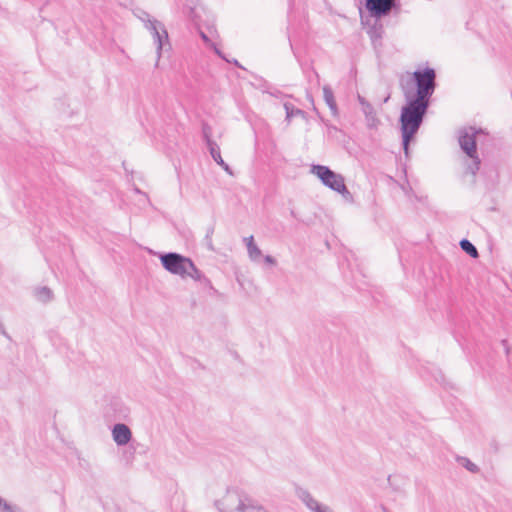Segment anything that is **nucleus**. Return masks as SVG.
I'll list each match as a JSON object with an SVG mask.
<instances>
[{
    "label": "nucleus",
    "mask_w": 512,
    "mask_h": 512,
    "mask_svg": "<svg viewBox=\"0 0 512 512\" xmlns=\"http://www.w3.org/2000/svg\"><path fill=\"white\" fill-rule=\"evenodd\" d=\"M460 247L465 253H467L472 258H477L479 256L477 248L468 239H462L460 241Z\"/></svg>",
    "instance_id": "obj_17"
},
{
    "label": "nucleus",
    "mask_w": 512,
    "mask_h": 512,
    "mask_svg": "<svg viewBox=\"0 0 512 512\" xmlns=\"http://www.w3.org/2000/svg\"><path fill=\"white\" fill-rule=\"evenodd\" d=\"M162 267L172 274L186 278L187 268L192 267V260L178 253L162 254Z\"/></svg>",
    "instance_id": "obj_4"
},
{
    "label": "nucleus",
    "mask_w": 512,
    "mask_h": 512,
    "mask_svg": "<svg viewBox=\"0 0 512 512\" xmlns=\"http://www.w3.org/2000/svg\"><path fill=\"white\" fill-rule=\"evenodd\" d=\"M298 498L307 506L309 510L312 512L315 508L320 504L313 496L305 489L299 488L297 489Z\"/></svg>",
    "instance_id": "obj_12"
},
{
    "label": "nucleus",
    "mask_w": 512,
    "mask_h": 512,
    "mask_svg": "<svg viewBox=\"0 0 512 512\" xmlns=\"http://www.w3.org/2000/svg\"><path fill=\"white\" fill-rule=\"evenodd\" d=\"M264 261L269 265H276V260L270 255H266Z\"/></svg>",
    "instance_id": "obj_28"
},
{
    "label": "nucleus",
    "mask_w": 512,
    "mask_h": 512,
    "mask_svg": "<svg viewBox=\"0 0 512 512\" xmlns=\"http://www.w3.org/2000/svg\"><path fill=\"white\" fill-rule=\"evenodd\" d=\"M311 171L328 188L334 191L339 190V188L344 189V177L341 174L334 172L329 167L323 165H313Z\"/></svg>",
    "instance_id": "obj_5"
},
{
    "label": "nucleus",
    "mask_w": 512,
    "mask_h": 512,
    "mask_svg": "<svg viewBox=\"0 0 512 512\" xmlns=\"http://www.w3.org/2000/svg\"><path fill=\"white\" fill-rule=\"evenodd\" d=\"M161 39H162V50L164 49V46H165V43L164 41H167L168 40V33L166 30L162 29V36H161Z\"/></svg>",
    "instance_id": "obj_29"
},
{
    "label": "nucleus",
    "mask_w": 512,
    "mask_h": 512,
    "mask_svg": "<svg viewBox=\"0 0 512 512\" xmlns=\"http://www.w3.org/2000/svg\"><path fill=\"white\" fill-rule=\"evenodd\" d=\"M472 159V163L470 165H468V171L475 175L477 173V171L480 169V164H481V161L479 159V157L476 155H474V157H470Z\"/></svg>",
    "instance_id": "obj_22"
},
{
    "label": "nucleus",
    "mask_w": 512,
    "mask_h": 512,
    "mask_svg": "<svg viewBox=\"0 0 512 512\" xmlns=\"http://www.w3.org/2000/svg\"><path fill=\"white\" fill-rule=\"evenodd\" d=\"M456 461L459 465L464 467L466 470H468L471 473H478L479 467L473 463L470 459L464 456H457Z\"/></svg>",
    "instance_id": "obj_18"
},
{
    "label": "nucleus",
    "mask_w": 512,
    "mask_h": 512,
    "mask_svg": "<svg viewBox=\"0 0 512 512\" xmlns=\"http://www.w3.org/2000/svg\"><path fill=\"white\" fill-rule=\"evenodd\" d=\"M199 35L202 38V40L205 42L206 45L213 47L215 53L218 54L219 56L223 57L220 50H218L216 48V46L211 42L210 38L207 36L206 33H204L203 31H199Z\"/></svg>",
    "instance_id": "obj_24"
},
{
    "label": "nucleus",
    "mask_w": 512,
    "mask_h": 512,
    "mask_svg": "<svg viewBox=\"0 0 512 512\" xmlns=\"http://www.w3.org/2000/svg\"><path fill=\"white\" fill-rule=\"evenodd\" d=\"M0 512H22V510L18 506L8 503L0 496Z\"/></svg>",
    "instance_id": "obj_21"
},
{
    "label": "nucleus",
    "mask_w": 512,
    "mask_h": 512,
    "mask_svg": "<svg viewBox=\"0 0 512 512\" xmlns=\"http://www.w3.org/2000/svg\"><path fill=\"white\" fill-rule=\"evenodd\" d=\"M406 104L401 109L400 124L402 133V145L408 155L409 144L418 132L424 117L428 111L429 104L411 99V90H404Z\"/></svg>",
    "instance_id": "obj_1"
},
{
    "label": "nucleus",
    "mask_w": 512,
    "mask_h": 512,
    "mask_svg": "<svg viewBox=\"0 0 512 512\" xmlns=\"http://www.w3.org/2000/svg\"><path fill=\"white\" fill-rule=\"evenodd\" d=\"M34 295L38 301L47 303L52 300L53 292L48 287H38L34 290Z\"/></svg>",
    "instance_id": "obj_15"
},
{
    "label": "nucleus",
    "mask_w": 512,
    "mask_h": 512,
    "mask_svg": "<svg viewBox=\"0 0 512 512\" xmlns=\"http://www.w3.org/2000/svg\"><path fill=\"white\" fill-rule=\"evenodd\" d=\"M477 133H478V131H476L475 128H473V127L464 129L460 132V135H459L460 147L469 157H474V155H476V134Z\"/></svg>",
    "instance_id": "obj_7"
},
{
    "label": "nucleus",
    "mask_w": 512,
    "mask_h": 512,
    "mask_svg": "<svg viewBox=\"0 0 512 512\" xmlns=\"http://www.w3.org/2000/svg\"><path fill=\"white\" fill-rule=\"evenodd\" d=\"M112 438L118 446H124L130 442L132 432L126 424L117 423L112 428Z\"/></svg>",
    "instance_id": "obj_8"
},
{
    "label": "nucleus",
    "mask_w": 512,
    "mask_h": 512,
    "mask_svg": "<svg viewBox=\"0 0 512 512\" xmlns=\"http://www.w3.org/2000/svg\"><path fill=\"white\" fill-rule=\"evenodd\" d=\"M336 192L340 193L346 201H352L353 200L352 194L347 189L345 184H344V189L343 188H339V190H337Z\"/></svg>",
    "instance_id": "obj_25"
},
{
    "label": "nucleus",
    "mask_w": 512,
    "mask_h": 512,
    "mask_svg": "<svg viewBox=\"0 0 512 512\" xmlns=\"http://www.w3.org/2000/svg\"><path fill=\"white\" fill-rule=\"evenodd\" d=\"M362 111L366 117L368 126L369 127L375 126L376 122L378 120H377L376 113H375L373 106L371 104L365 105V108H363Z\"/></svg>",
    "instance_id": "obj_19"
},
{
    "label": "nucleus",
    "mask_w": 512,
    "mask_h": 512,
    "mask_svg": "<svg viewBox=\"0 0 512 512\" xmlns=\"http://www.w3.org/2000/svg\"><path fill=\"white\" fill-rule=\"evenodd\" d=\"M139 18L144 23L145 27L151 31V33L154 36V42L156 44V54H157V62L156 65H158L160 61V33L156 26V20H151L149 14L146 12H141V15H139Z\"/></svg>",
    "instance_id": "obj_9"
},
{
    "label": "nucleus",
    "mask_w": 512,
    "mask_h": 512,
    "mask_svg": "<svg viewBox=\"0 0 512 512\" xmlns=\"http://www.w3.org/2000/svg\"><path fill=\"white\" fill-rule=\"evenodd\" d=\"M244 241L246 243L247 251H248V255H249L250 259L252 261L258 260V258H260L262 256V252L258 248V246L255 244L253 236L244 238Z\"/></svg>",
    "instance_id": "obj_14"
},
{
    "label": "nucleus",
    "mask_w": 512,
    "mask_h": 512,
    "mask_svg": "<svg viewBox=\"0 0 512 512\" xmlns=\"http://www.w3.org/2000/svg\"><path fill=\"white\" fill-rule=\"evenodd\" d=\"M284 109L286 112V120L288 122H290L294 116H305V112L303 110L296 108L293 104L289 102L284 103Z\"/></svg>",
    "instance_id": "obj_16"
},
{
    "label": "nucleus",
    "mask_w": 512,
    "mask_h": 512,
    "mask_svg": "<svg viewBox=\"0 0 512 512\" xmlns=\"http://www.w3.org/2000/svg\"><path fill=\"white\" fill-rule=\"evenodd\" d=\"M366 9L376 22L390 14L393 9L399 8L398 0H366Z\"/></svg>",
    "instance_id": "obj_6"
},
{
    "label": "nucleus",
    "mask_w": 512,
    "mask_h": 512,
    "mask_svg": "<svg viewBox=\"0 0 512 512\" xmlns=\"http://www.w3.org/2000/svg\"><path fill=\"white\" fill-rule=\"evenodd\" d=\"M502 344H503V346L505 347V352H506V354L508 355V354L510 353V347L508 346V342H507V340H505V339H504V340H502Z\"/></svg>",
    "instance_id": "obj_32"
},
{
    "label": "nucleus",
    "mask_w": 512,
    "mask_h": 512,
    "mask_svg": "<svg viewBox=\"0 0 512 512\" xmlns=\"http://www.w3.org/2000/svg\"><path fill=\"white\" fill-rule=\"evenodd\" d=\"M202 133L207 146H209V143H216L211 139L212 129L208 124H203Z\"/></svg>",
    "instance_id": "obj_23"
},
{
    "label": "nucleus",
    "mask_w": 512,
    "mask_h": 512,
    "mask_svg": "<svg viewBox=\"0 0 512 512\" xmlns=\"http://www.w3.org/2000/svg\"><path fill=\"white\" fill-rule=\"evenodd\" d=\"M212 233H213V229H210V230H209V232H208V234H207V238H209V239H210V236H211V234H212Z\"/></svg>",
    "instance_id": "obj_34"
},
{
    "label": "nucleus",
    "mask_w": 512,
    "mask_h": 512,
    "mask_svg": "<svg viewBox=\"0 0 512 512\" xmlns=\"http://www.w3.org/2000/svg\"><path fill=\"white\" fill-rule=\"evenodd\" d=\"M323 97L325 103L328 105L333 116L338 115V107L334 98L333 91L330 86L325 85L323 87Z\"/></svg>",
    "instance_id": "obj_13"
},
{
    "label": "nucleus",
    "mask_w": 512,
    "mask_h": 512,
    "mask_svg": "<svg viewBox=\"0 0 512 512\" xmlns=\"http://www.w3.org/2000/svg\"><path fill=\"white\" fill-rule=\"evenodd\" d=\"M313 512H333V510L329 506L320 503Z\"/></svg>",
    "instance_id": "obj_27"
},
{
    "label": "nucleus",
    "mask_w": 512,
    "mask_h": 512,
    "mask_svg": "<svg viewBox=\"0 0 512 512\" xmlns=\"http://www.w3.org/2000/svg\"><path fill=\"white\" fill-rule=\"evenodd\" d=\"M370 39L373 43L381 40L383 34V27L381 24L375 23L372 27L367 31Z\"/></svg>",
    "instance_id": "obj_20"
},
{
    "label": "nucleus",
    "mask_w": 512,
    "mask_h": 512,
    "mask_svg": "<svg viewBox=\"0 0 512 512\" xmlns=\"http://www.w3.org/2000/svg\"><path fill=\"white\" fill-rule=\"evenodd\" d=\"M186 277H190L199 282L205 288H212L211 281L194 265L193 262L192 267L187 268Z\"/></svg>",
    "instance_id": "obj_10"
},
{
    "label": "nucleus",
    "mask_w": 512,
    "mask_h": 512,
    "mask_svg": "<svg viewBox=\"0 0 512 512\" xmlns=\"http://www.w3.org/2000/svg\"><path fill=\"white\" fill-rule=\"evenodd\" d=\"M416 92L411 91V99L430 105V99L436 88V72L433 68L426 67L413 73Z\"/></svg>",
    "instance_id": "obj_3"
},
{
    "label": "nucleus",
    "mask_w": 512,
    "mask_h": 512,
    "mask_svg": "<svg viewBox=\"0 0 512 512\" xmlns=\"http://www.w3.org/2000/svg\"><path fill=\"white\" fill-rule=\"evenodd\" d=\"M358 101L362 106V109L365 108V105H369L370 103L362 96L358 95Z\"/></svg>",
    "instance_id": "obj_30"
},
{
    "label": "nucleus",
    "mask_w": 512,
    "mask_h": 512,
    "mask_svg": "<svg viewBox=\"0 0 512 512\" xmlns=\"http://www.w3.org/2000/svg\"><path fill=\"white\" fill-rule=\"evenodd\" d=\"M133 191L136 193V194H139L141 196V199H140V202H145L146 201V197L144 194H142L140 192V190L138 188H134Z\"/></svg>",
    "instance_id": "obj_31"
},
{
    "label": "nucleus",
    "mask_w": 512,
    "mask_h": 512,
    "mask_svg": "<svg viewBox=\"0 0 512 512\" xmlns=\"http://www.w3.org/2000/svg\"><path fill=\"white\" fill-rule=\"evenodd\" d=\"M308 99H309V101L311 102V104L313 105V109H314V110H316V107H315V105H314V99H313V97H312L311 95H308Z\"/></svg>",
    "instance_id": "obj_33"
},
{
    "label": "nucleus",
    "mask_w": 512,
    "mask_h": 512,
    "mask_svg": "<svg viewBox=\"0 0 512 512\" xmlns=\"http://www.w3.org/2000/svg\"><path fill=\"white\" fill-rule=\"evenodd\" d=\"M166 486H169V491L174 493V497L177 498V501L180 502L181 496L177 495V485L170 480L168 483H166Z\"/></svg>",
    "instance_id": "obj_26"
},
{
    "label": "nucleus",
    "mask_w": 512,
    "mask_h": 512,
    "mask_svg": "<svg viewBox=\"0 0 512 512\" xmlns=\"http://www.w3.org/2000/svg\"><path fill=\"white\" fill-rule=\"evenodd\" d=\"M220 512H268L251 497L236 488H229L225 494L215 501Z\"/></svg>",
    "instance_id": "obj_2"
},
{
    "label": "nucleus",
    "mask_w": 512,
    "mask_h": 512,
    "mask_svg": "<svg viewBox=\"0 0 512 512\" xmlns=\"http://www.w3.org/2000/svg\"><path fill=\"white\" fill-rule=\"evenodd\" d=\"M207 147L209 149L210 155L213 158V160L218 165H220L227 173L232 175V170H231L230 166L226 162H224V160L221 156L220 148L217 145V143H209V146H207Z\"/></svg>",
    "instance_id": "obj_11"
}]
</instances>
